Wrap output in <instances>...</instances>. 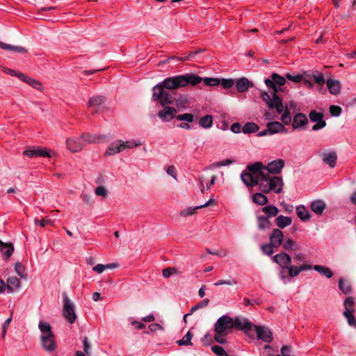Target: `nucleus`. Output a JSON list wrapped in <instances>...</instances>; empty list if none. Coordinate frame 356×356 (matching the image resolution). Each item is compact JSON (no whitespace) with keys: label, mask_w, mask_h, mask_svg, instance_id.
I'll use <instances>...</instances> for the list:
<instances>
[{"label":"nucleus","mask_w":356,"mask_h":356,"mask_svg":"<svg viewBox=\"0 0 356 356\" xmlns=\"http://www.w3.org/2000/svg\"><path fill=\"white\" fill-rule=\"evenodd\" d=\"M330 113L332 116H339L341 113V108L339 106L332 105L329 108Z\"/></svg>","instance_id":"603ef678"},{"label":"nucleus","mask_w":356,"mask_h":356,"mask_svg":"<svg viewBox=\"0 0 356 356\" xmlns=\"http://www.w3.org/2000/svg\"><path fill=\"white\" fill-rule=\"evenodd\" d=\"M248 323L251 326L247 325L245 329V333L250 337H254V333L257 337L266 343H270L273 340V334L270 330L265 326L256 325L248 320Z\"/></svg>","instance_id":"0eeeda50"},{"label":"nucleus","mask_w":356,"mask_h":356,"mask_svg":"<svg viewBox=\"0 0 356 356\" xmlns=\"http://www.w3.org/2000/svg\"><path fill=\"white\" fill-rule=\"evenodd\" d=\"M323 118L324 115L321 112H318L316 110H312L309 112V120L313 122H316L312 128V131H316L325 127L327 124Z\"/></svg>","instance_id":"4468645a"},{"label":"nucleus","mask_w":356,"mask_h":356,"mask_svg":"<svg viewBox=\"0 0 356 356\" xmlns=\"http://www.w3.org/2000/svg\"><path fill=\"white\" fill-rule=\"evenodd\" d=\"M252 201L257 204L263 206L268 203V200L263 193H257L252 196Z\"/></svg>","instance_id":"c9c22d12"},{"label":"nucleus","mask_w":356,"mask_h":356,"mask_svg":"<svg viewBox=\"0 0 356 356\" xmlns=\"http://www.w3.org/2000/svg\"><path fill=\"white\" fill-rule=\"evenodd\" d=\"M81 138L85 143H92L99 140V136L90 134H83L81 136Z\"/></svg>","instance_id":"37998d69"},{"label":"nucleus","mask_w":356,"mask_h":356,"mask_svg":"<svg viewBox=\"0 0 356 356\" xmlns=\"http://www.w3.org/2000/svg\"><path fill=\"white\" fill-rule=\"evenodd\" d=\"M0 48L5 49V50H8V51H15V52H19V53H22V54L26 53V49L22 47L6 44L1 41H0Z\"/></svg>","instance_id":"2f4dec72"},{"label":"nucleus","mask_w":356,"mask_h":356,"mask_svg":"<svg viewBox=\"0 0 356 356\" xmlns=\"http://www.w3.org/2000/svg\"><path fill=\"white\" fill-rule=\"evenodd\" d=\"M323 161L329 165L330 168H334L336 165L337 155L336 152L332 151L329 152H323L321 154Z\"/></svg>","instance_id":"aec40b11"},{"label":"nucleus","mask_w":356,"mask_h":356,"mask_svg":"<svg viewBox=\"0 0 356 356\" xmlns=\"http://www.w3.org/2000/svg\"><path fill=\"white\" fill-rule=\"evenodd\" d=\"M259 126L254 122H247L242 128L243 134L255 133L259 130Z\"/></svg>","instance_id":"e433bc0d"},{"label":"nucleus","mask_w":356,"mask_h":356,"mask_svg":"<svg viewBox=\"0 0 356 356\" xmlns=\"http://www.w3.org/2000/svg\"><path fill=\"white\" fill-rule=\"evenodd\" d=\"M220 84H221V86L224 88H230L234 86V81L232 79H222L220 80Z\"/></svg>","instance_id":"4d7b16f0"},{"label":"nucleus","mask_w":356,"mask_h":356,"mask_svg":"<svg viewBox=\"0 0 356 356\" xmlns=\"http://www.w3.org/2000/svg\"><path fill=\"white\" fill-rule=\"evenodd\" d=\"M163 108L159 111L158 117L163 122H169L177 117V109L170 106H163Z\"/></svg>","instance_id":"2eb2a0df"},{"label":"nucleus","mask_w":356,"mask_h":356,"mask_svg":"<svg viewBox=\"0 0 356 356\" xmlns=\"http://www.w3.org/2000/svg\"><path fill=\"white\" fill-rule=\"evenodd\" d=\"M176 270L172 268H167L163 270V275L164 277H169L173 273H175Z\"/></svg>","instance_id":"338daca9"},{"label":"nucleus","mask_w":356,"mask_h":356,"mask_svg":"<svg viewBox=\"0 0 356 356\" xmlns=\"http://www.w3.org/2000/svg\"><path fill=\"white\" fill-rule=\"evenodd\" d=\"M231 131L235 134H238L242 131L241 126L239 123H233L231 126Z\"/></svg>","instance_id":"69168bd1"},{"label":"nucleus","mask_w":356,"mask_h":356,"mask_svg":"<svg viewBox=\"0 0 356 356\" xmlns=\"http://www.w3.org/2000/svg\"><path fill=\"white\" fill-rule=\"evenodd\" d=\"M150 332H155L159 330H163V327L159 323H152L149 325Z\"/></svg>","instance_id":"0e129e2a"},{"label":"nucleus","mask_w":356,"mask_h":356,"mask_svg":"<svg viewBox=\"0 0 356 356\" xmlns=\"http://www.w3.org/2000/svg\"><path fill=\"white\" fill-rule=\"evenodd\" d=\"M286 78H287L289 80H291L295 83H300L301 81L303 80V76H302V75H300V74L293 76L290 74H286Z\"/></svg>","instance_id":"13d9d810"},{"label":"nucleus","mask_w":356,"mask_h":356,"mask_svg":"<svg viewBox=\"0 0 356 356\" xmlns=\"http://www.w3.org/2000/svg\"><path fill=\"white\" fill-rule=\"evenodd\" d=\"M283 247L286 250H288V251L300 249V248L298 247L296 242L290 238H287L284 241V243H283Z\"/></svg>","instance_id":"a19ab883"},{"label":"nucleus","mask_w":356,"mask_h":356,"mask_svg":"<svg viewBox=\"0 0 356 356\" xmlns=\"http://www.w3.org/2000/svg\"><path fill=\"white\" fill-rule=\"evenodd\" d=\"M262 100L267 104L269 108H275L279 114H282L280 120L286 125L291 122V111H294L296 108V103L293 100H289L283 105L282 99L277 94L271 96L268 92H261Z\"/></svg>","instance_id":"20e7f679"},{"label":"nucleus","mask_w":356,"mask_h":356,"mask_svg":"<svg viewBox=\"0 0 356 356\" xmlns=\"http://www.w3.org/2000/svg\"><path fill=\"white\" fill-rule=\"evenodd\" d=\"M326 85L329 92L333 95H337L341 92V84L339 81L328 79L326 80Z\"/></svg>","instance_id":"6ab92c4d"},{"label":"nucleus","mask_w":356,"mask_h":356,"mask_svg":"<svg viewBox=\"0 0 356 356\" xmlns=\"http://www.w3.org/2000/svg\"><path fill=\"white\" fill-rule=\"evenodd\" d=\"M273 248L275 247L271 245L270 242L261 245L262 252L267 255H270L273 253Z\"/></svg>","instance_id":"5fc2aeb1"},{"label":"nucleus","mask_w":356,"mask_h":356,"mask_svg":"<svg viewBox=\"0 0 356 356\" xmlns=\"http://www.w3.org/2000/svg\"><path fill=\"white\" fill-rule=\"evenodd\" d=\"M339 288L344 294H349L352 291V287L349 282L343 278L339 281Z\"/></svg>","instance_id":"58836bf2"},{"label":"nucleus","mask_w":356,"mask_h":356,"mask_svg":"<svg viewBox=\"0 0 356 356\" xmlns=\"http://www.w3.org/2000/svg\"><path fill=\"white\" fill-rule=\"evenodd\" d=\"M257 178L259 182L257 185L263 193H269L273 192L280 194L282 192L284 181L282 177L277 176L271 177L268 175H264V176L257 175Z\"/></svg>","instance_id":"423d86ee"},{"label":"nucleus","mask_w":356,"mask_h":356,"mask_svg":"<svg viewBox=\"0 0 356 356\" xmlns=\"http://www.w3.org/2000/svg\"><path fill=\"white\" fill-rule=\"evenodd\" d=\"M204 83L207 86H215L220 84V80L216 78L206 77L204 79Z\"/></svg>","instance_id":"3c124183"},{"label":"nucleus","mask_w":356,"mask_h":356,"mask_svg":"<svg viewBox=\"0 0 356 356\" xmlns=\"http://www.w3.org/2000/svg\"><path fill=\"white\" fill-rule=\"evenodd\" d=\"M312 268L321 275H325L327 278H331L333 276V273L328 267L321 265H315L312 266Z\"/></svg>","instance_id":"473e14b6"},{"label":"nucleus","mask_w":356,"mask_h":356,"mask_svg":"<svg viewBox=\"0 0 356 356\" xmlns=\"http://www.w3.org/2000/svg\"><path fill=\"white\" fill-rule=\"evenodd\" d=\"M284 234L280 229H274L270 235V242L275 248H279L283 243Z\"/></svg>","instance_id":"dca6fc26"},{"label":"nucleus","mask_w":356,"mask_h":356,"mask_svg":"<svg viewBox=\"0 0 356 356\" xmlns=\"http://www.w3.org/2000/svg\"><path fill=\"white\" fill-rule=\"evenodd\" d=\"M0 251L7 259L13 254L14 247L12 243H3L0 240Z\"/></svg>","instance_id":"a878e982"},{"label":"nucleus","mask_w":356,"mask_h":356,"mask_svg":"<svg viewBox=\"0 0 356 356\" xmlns=\"http://www.w3.org/2000/svg\"><path fill=\"white\" fill-rule=\"evenodd\" d=\"M197 54V51L190 52L186 56L178 58V57H172V59H177V60L184 61V60H193L195 59V55Z\"/></svg>","instance_id":"09e8293b"},{"label":"nucleus","mask_w":356,"mask_h":356,"mask_svg":"<svg viewBox=\"0 0 356 356\" xmlns=\"http://www.w3.org/2000/svg\"><path fill=\"white\" fill-rule=\"evenodd\" d=\"M26 82L27 83H29L30 86H31L33 88L37 89V90H40L42 89V84L40 83V82H39L38 81L35 80L32 78L28 77Z\"/></svg>","instance_id":"8fccbe9b"},{"label":"nucleus","mask_w":356,"mask_h":356,"mask_svg":"<svg viewBox=\"0 0 356 356\" xmlns=\"http://www.w3.org/2000/svg\"><path fill=\"white\" fill-rule=\"evenodd\" d=\"M34 222L35 225H40V227H44L47 225L52 226L54 224V221L47 217L42 219L41 220H39L38 219H35Z\"/></svg>","instance_id":"49530a36"},{"label":"nucleus","mask_w":356,"mask_h":356,"mask_svg":"<svg viewBox=\"0 0 356 356\" xmlns=\"http://www.w3.org/2000/svg\"><path fill=\"white\" fill-rule=\"evenodd\" d=\"M63 314L65 318L70 323H73L76 319L75 313V306L74 303L70 300L66 293H63Z\"/></svg>","instance_id":"9d476101"},{"label":"nucleus","mask_w":356,"mask_h":356,"mask_svg":"<svg viewBox=\"0 0 356 356\" xmlns=\"http://www.w3.org/2000/svg\"><path fill=\"white\" fill-rule=\"evenodd\" d=\"M176 119L179 121H186L187 122H193L194 120V115L191 113H183L177 115Z\"/></svg>","instance_id":"c03bdc74"},{"label":"nucleus","mask_w":356,"mask_h":356,"mask_svg":"<svg viewBox=\"0 0 356 356\" xmlns=\"http://www.w3.org/2000/svg\"><path fill=\"white\" fill-rule=\"evenodd\" d=\"M66 145L68 149L72 152H79L83 145L81 141V139L78 138H68L66 140Z\"/></svg>","instance_id":"412c9836"},{"label":"nucleus","mask_w":356,"mask_h":356,"mask_svg":"<svg viewBox=\"0 0 356 356\" xmlns=\"http://www.w3.org/2000/svg\"><path fill=\"white\" fill-rule=\"evenodd\" d=\"M305 258H306V255L301 252L296 253L293 257L295 262L300 261V262H303L302 264L305 263L304 261L305 260Z\"/></svg>","instance_id":"052dcab7"},{"label":"nucleus","mask_w":356,"mask_h":356,"mask_svg":"<svg viewBox=\"0 0 356 356\" xmlns=\"http://www.w3.org/2000/svg\"><path fill=\"white\" fill-rule=\"evenodd\" d=\"M105 102V97L104 96L99 95L96 97H92L90 99L88 102V107H96L101 106Z\"/></svg>","instance_id":"4c0bfd02"},{"label":"nucleus","mask_w":356,"mask_h":356,"mask_svg":"<svg viewBox=\"0 0 356 356\" xmlns=\"http://www.w3.org/2000/svg\"><path fill=\"white\" fill-rule=\"evenodd\" d=\"M199 124L204 129H209L212 127L213 118L210 115H206L200 119Z\"/></svg>","instance_id":"f704fd0d"},{"label":"nucleus","mask_w":356,"mask_h":356,"mask_svg":"<svg viewBox=\"0 0 356 356\" xmlns=\"http://www.w3.org/2000/svg\"><path fill=\"white\" fill-rule=\"evenodd\" d=\"M355 305L354 299L352 297H348L344 300L345 311L343 316L347 319L348 323L350 326L356 327V321L354 317L355 309L353 308Z\"/></svg>","instance_id":"f8f14e48"},{"label":"nucleus","mask_w":356,"mask_h":356,"mask_svg":"<svg viewBox=\"0 0 356 356\" xmlns=\"http://www.w3.org/2000/svg\"><path fill=\"white\" fill-rule=\"evenodd\" d=\"M216 204V200H213V199H210L206 203H204V204H201V205H199V206H197L194 208H187L186 209H184L182 211H181L180 212V216H191L192 214H193L196 210L199 209H202V208H204V207H208V206H210L211 204Z\"/></svg>","instance_id":"5701e85b"},{"label":"nucleus","mask_w":356,"mask_h":356,"mask_svg":"<svg viewBox=\"0 0 356 356\" xmlns=\"http://www.w3.org/2000/svg\"><path fill=\"white\" fill-rule=\"evenodd\" d=\"M252 83L245 77L241 78L236 82V87L239 92H244L248 90L249 88H252Z\"/></svg>","instance_id":"b1692460"},{"label":"nucleus","mask_w":356,"mask_h":356,"mask_svg":"<svg viewBox=\"0 0 356 356\" xmlns=\"http://www.w3.org/2000/svg\"><path fill=\"white\" fill-rule=\"evenodd\" d=\"M273 261L280 267L279 277L284 284L289 282V277H297L301 272L309 270L312 266L309 263H304L300 266L291 264V257L286 252H281L273 257Z\"/></svg>","instance_id":"7ed1b4c3"},{"label":"nucleus","mask_w":356,"mask_h":356,"mask_svg":"<svg viewBox=\"0 0 356 356\" xmlns=\"http://www.w3.org/2000/svg\"><path fill=\"white\" fill-rule=\"evenodd\" d=\"M192 337H193V334L191 333L190 331H188L184 336V337L180 339V340H178L177 341V343L179 346H188V345H191V339H192Z\"/></svg>","instance_id":"79ce46f5"},{"label":"nucleus","mask_w":356,"mask_h":356,"mask_svg":"<svg viewBox=\"0 0 356 356\" xmlns=\"http://www.w3.org/2000/svg\"><path fill=\"white\" fill-rule=\"evenodd\" d=\"M140 143H136L135 140H130L123 142L122 140H118L111 143L107 148L105 154L106 156L114 155L119 153L126 149L133 148L140 145Z\"/></svg>","instance_id":"1a4fd4ad"},{"label":"nucleus","mask_w":356,"mask_h":356,"mask_svg":"<svg viewBox=\"0 0 356 356\" xmlns=\"http://www.w3.org/2000/svg\"><path fill=\"white\" fill-rule=\"evenodd\" d=\"M8 284L13 288L19 289L20 286V281L16 277H11L7 280Z\"/></svg>","instance_id":"de8ad7c7"},{"label":"nucleus","mask_w":356,"mask_h":356,"mask_svg":"<svg viewBox=\"0 0 356 356\" xmlns=\"http://www.w3.org/2000/svg\"><path fill=\"white\" fill-rule=\"evenodd\" d=\"M284 123L280 122H268L266 127L268 128V131H270V135H273L277 133H285L286 132V129L284 126Z\"/></svg>","instance_id":"4be33fe9"},{"label":"nucleus","mask_w":356,"mask_h":356,"mask_svg":"<svg viewBox=\"0 0 356 356\" xmlns=\"http://www.w3.org/2000/svg\"><path fill=\"white\" fill-rule=\"evenodd\" d=\"M41 343L42 348L49 353L53 352L56 348L54 336L53 337L41 339Z\"/></svg>","instance_id":"393cba45"},{"label":"nucleus","mask_w":356,"mask_h":356,"mask_svg":"<svg viewBox=\"0 0 356 356\" xmlns=\"http://www.w3.org/2000/svg\"><path fill=\"white\" fill-rule=\"evenodd\" d=\"M261 211L267 215L268 218L275 217L279 213V209L273 204L264 207Z\"/></svg>","instance_id":"72a5a7b5"},{"label":"nucleus","mask_w":356,"mask_h":356,"mask_svg":"<svg viewBox=\"0 0 356 356\" xmlns=\"http://www.w3.org/2000/svg\"><path fill=\"white\" fill-rule=\"evenodd\" d=\"M15 270L16 273H17V275L20 277L26 278V271H25V268H24V266L21 263L17 262L15 264Z\"/></svg>","instance_id":"a18cd8bd"},{"label":"nucleus","mask_w":356,"mask_h":356,"mask_svg":"<svg viewBox=\"0 0 356 356\" xmlns=\"http://www.w3.org/2000/svg\"><path fill=\"white\" fill-rule=\"evenodd\" d=\"M308 123V119L305 114L298 113L293 116L292 127L293 129H298L304 127Z\"/></svg>","instance_id":"f3484780"},{"label":"nucleus","mask_w":356,"mask_h":356,"mask_svg":"<svg viewBox=\"0 0 356 356\" xmlns=\"http://www.w3.org/2000/svg\"><path fill=\"white\" fill-rule=\"evenodd\" d=\"M38 327L41 332L40 340L54 336L49 323L40 321L38 324Z\"/></svg>","instance_id":"a211bd4d"},{"label":"nucleus","mask_w":356,"mask_h":356,"mask_svg":"<svg viewBox=\"0 0 356 356\" xmlns=\"http://www.w3.org/2000/svg\"><path fill=\"white\" fill-rule=\"evenodd\" d=\"M212 351L218 356H228L226 351L219 346H213L211 348Z\"/></svg>","instance_id":"864d4df0"},{"label":"nucleus","mask_w":356,"mask_h":356,"mask_svg":"<svg viewBox=\"0 0 356 356\" xmlns=\"http://www.w3.org/2000/svg\"><path fill=\"white\" fill-rule=\"evenodd\" d=\"M296 210L297 216L301 220L307 221L310 219L311 214L304 205L298 206Z\"/></svg>","instance_id":"cd10ccee"},{"label":"nucleus","mask_w":356,"mask_h":356,"mask_svg":"<svg viewBox=\"0 0 356 356\" xmlns=\"http://www.w3.org/2000/svg\"><path fill=\"white\" fill-rule=\"evenodd\" d=\"M284 166V161L281 159L270 162L266 166L260 162L254 163L248 166V171H243L241 174V178L247 186H255L259 183L257 175L264 176L268 173L279 174Z\"/></svg>","instance_id":"f257e3e1"},{"label":"nucleus","mask_w":356,"mask_h":356,"mask_svg":"<svg viewBox=\"0 0 356 356\" xmlns=\"http://www.w3.org/2000/svg\"><path fill=\"white\" fill-rule=\"evenodd\" d=\"M310 208L315 213L321 215L325 209V204L322 200H316L311 203Z\"/></svg>","instance_id":"7c9ffc66"},{"label":"nucleus","mask_w":356,"mask_h":356,"mask_svg":"<svg viewBox=\"0 0 356 356\" xmlns=\"http://www.w3.org/2000/svg\"><path fill=\"white\" fill-rule=\"evenodd\" d=\"M247 325L251 326L248 323L247 318L241 316L233 318L223 315L214 324V339L218 343L225 344L227 342V335L232 329L236 328L245 332Z\"/></svg>","instance_id":"f03ea898"},{"label":"nucleus","mask_w":356,"mask_h":356,"mask_svg":"<svg viewBox=\"0 0 356 356\" xmlns=\"http://www.w3.org/2000/svg\"><path fill=\"white\" fill-rule=\"evenodd\" d=\"M202 79L194 74H186L165 79L161 83L167 90H176L186 86L188 84L196 86Z\"/></svg>","instance_id":"39448f33"},{"label":"nucleus","mask_w":356,"mask_h":356,"mask_svg":"<svg viewBox=\"0 0 356 356\" xmlns=\"http://www.w3.org/2000/svg\"><path fill=\"white\" fill-rule=\"evenodd\" d=\"M54 154V152L42 147H33L31 148L26 149L23 152L24 156L29 157L33 156H43V157H51Z\"/></svg>","instance_id":"ddd939ff"},{"label":"nucleus","mask_w":356,"mask_h":356,"mask_svg":"<svg viewBox=\"0 0 356 356\" xmlns=\"http://www.w3.org/2000/svg\"><path fill=\"white\" fill-rule=\"evenodd\" d=\"M309 79L312 78L315 82V83L318 86H323L325 83H326V80L323 74L318 71H314L312 72V74L310 76L309 74H305Z\"/></svg>","instance_id":"c756f323"},{"label":"nucleus","mask_w":356,"mask_h":356,"mask_svg":"<svg viewBox=\"0 0 356 356\" xmlns=\"http://www.w3.org/2000/svg\"><path fill=\"white\" fill-rule=\"evenodd\" d=\"M237 284V282L235 279L234 278H230L229 280H218L217 282H216L214 284L215 286H220V285H223V284H226V285H234V284Z\"/></svg>","instance_id":"6e6d98bb"},{"label":"nucleus","mask_w":356,"mask_h":356,"mask_svg":"<svg viewBox=\"0 0 356 356\" xmlns=\"http://www.w3.org/2000/svg\"><path fill=\"white\" fill-rule=\"evenodd\" d=\"M95 194L98 196L105 197L107 194V191L103 186H98L95 189Z\"/></svg>","instance_id":"680f3d73"},{"label":"nucleus","mask_w":356,"mask_h":356,"mask_svg":"<svg viewBox=\"0 0 356 356\" xmlns=\"http://www.w3.org/2000/svg\"><path fill=\"white\" fill-rule=\"evenodd\" d=\"M178 108H186L189 104V100L186 95H179L177 97H174V103Z\"/></svg>","instance_id":"bb28decb"},{"label":"nucleus","mask_w":356,"mask_h":356,"mask_svg":"<svg viewBox=\"0 0 356 356\" xmlns=\"http://www.w3.org/2000/svg\"><path fill=\"white\" fill-rule=\"evenodd\" d=\"M292 222V218L288 216H278L275 219L276 225L280 228L284 229L290 225Z\"/></svg>","instance_id":"c85d7f7f"},{"label":"nucleus","mask_w":356,"mask_h":356,"mask_svg":"<svg viewBox=\"0 0 356 356\" xmlns=\"http://www.w3.org/2000/svg\"><path fill=\"white\" fill-rule=\"evenodd\" d=\"M290 348L287 346H284L281 349V355H277L275 356H290Z\"/></svg>","instance_id":"774afa93"},{"label":"nucleus","mask_w":356,"mask_h":356,"mask_svg":"<svg viewBox=\"0 0 356 356\" xmlns=\"http://www.w3.org/2000/svg\"><path fill=\"white\" fill-rule=\"evenodd\" d=\"M166 172L168 175L171 176L173 179L177 180V169L174 165H170L166 170Z\"/></svg>","instance_id":"bf43d9fd"},{"label":"nucleus","mask_w":356,"mask_h":356,"mask_svg":"<svg viewBox=\"0 0 356 356\" xmlns=\"http://www.w3.org/2000/svg\"><path fill=\"white\" fill-rule=\"evenodd\" d=\"M264 83L268 88L272 89L273 96L274 94H277L279 90H281L280 86H282L285 84L286 79L284 76H282L277 73H273L270 79H265Z\"/></svg>","instance_id":"9b49d317"},{"label":"nucleus","mask_w":356,"mask_h":356,"mask_svg":"<svg viewBox=\"0 0 356 356\" xmlns=\"http://www.w3.org/2000/svg\"><path fill=\"white\" fill-rule=\"evenodd\" d=\"M234 161L229 159H224L220 161L215 163L213 165L216 167L226 166L232 164Z\"/></svg>","instance_id":"e2e57ef3"},{"label":"nucleus","mask_w":356,"mask_h":356,"mask_svg":"<svg viewBox=\"0 0 356 356\" xmlns=\"http://www.w3.org/2000/svg\"><path fill=\"white\" fill-rule=\"evenodd\" d=\"M258 227L259 229H265L269 228L270 222L268 217L259 216L257 217Z\"/></svg>","instance_id":"ea45409f"},{"label":"nucleus","mask_w":356,"mask_h":356,"mask_svg":"<svg viewBox=\"0 0 356 356\" xmlns=\"http://www.w3.org/2000/svg\"><path fill=\"white\" fill-rule=\"evenodd\" d=\"M152 92V99L159 101L161 106H165L174 103V97L163 86L161 82L153 87Z\"/></svg>","instance_id":"6e6552de"}]
</instances>
